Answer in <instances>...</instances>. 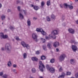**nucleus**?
<instances>
[{"label": "nucleus", "instance_id": "a211bd4d", "mask_svg": "<svg viewBox=\"0 0 78 78\" xmlns=\"http://www.w3.org/2000/svg\"><path fill=\"white\" fill-rule=\"evenodd\" d=\"M51 19H52V20H55V19H56V18L55 17V16L53 15H51Z\"/></svg>", "mask_w": 78, "mask_h": 78}, {"label": "nucleus", "instance_id": "bf43d9fd", "mask_svg": "<svg viewBox=\"0 0 78 78\" xmlns=\"http://www.w3.org/2000/svg\"><path fill=\"white\" fill-rule=\"evenodd\" d=\"M75 0V2H77L78 1V0Z\"/></svg>", "mask_w": 78, "mask_h": 78}, {"label": "nucleus", "instance_id": "7ed1b4c3", "mask_svg": "<svg viewBox=\"0 0 78 78\" xmlns=\"http://www.w3.org/2000/svg\"><path fill=\"white\" fill-rule=\"evenodd\" d=\"M5 48L7 53H10V52H11V47L9 44L7 43L6 44L5 46Z\"/></svg>", "mask_w": 78, "mask_h": 78}, {"label": "nucleus", "instance_id": "c9c22d12", "mask_svg": "<svg viewBox=\"0 0 78 78\" xmlns=\"http://www.w3.org/2000/svg\"><path fill=\"white\" fill-rule=\"evenodd\" d=\"M60 7L61 8H64V4H61L60 5Z\"/></svg>", "mask_w": 78, "mask_h": 78}, {"label": "nucleus", "instance_id": "6e6552de", "mask_svg": "<svg viewBox=\"0 0 78 78\" xmlns=\"http://www.w3.org/2000/svg\"><path fill=\"white\" fill-rule=\"evenodd\" d=\"M0 37L1 39H6L8 37V35H4V34L2 32L0 33Z\"/></svg>", "mask_w": 78, "mask_h": 78}, {"label": "nucleus", "instance_id": "58836bf2", "mask_svg": "<svg viewBox=\"0 0 78 78\" xmlns=\"http://www.w3.org/2000/svg\"><path fill=\"white\" fill-rule=\"evenodd\" d=\"M41 39L42 41L43 42V43H44V42H45V39L42 38H41Z\"/></svg>", "mask_w": 78, "mask_h": 78}, {"label": "nucleus", "instance_id": "603ef678", "mask_svg": "<svg viewBox=\"0 0 78 78\" xmlns=\"http://www.w3.org/2000/svg\"><path fill=\"white\" fill-rule=\"evenodd\" d=\"M10 11H11V10H10V9H8V12H9Z\"/></svg>", "mask_w": 78, "mask_h": 78}, {"label": "nucleus", "instance_id": "cd10ccee", "mask_svg": "<svg viewBox=\"0 0 78 78\" xmlns=\"http://www.w3.org/2000/svg\"><path fill=\"white\" fill-rule=\"evenodd\" d=\"M44 5H45V3L44 1H42L41 3V6L42 7H43L44 6Z\"/></svg>", "mask_w": 78, "mask_h": 78}, {"label": "nucleus", "instance_id": "4c0bfd02", "mask_svg": "<svg viewBox=\"0 0 78 78\" xmlns=\"http://www.w3.org/2000/svg\"><path fill=\"white\" fill-rule=\"evenodd\" d=\"M71 74V73L69 72H67L66 73L67 75H70Z\"/></svg>", "mask_w": 78, "mask_h": 78}, {"label": "nucleus", "instance_id": "bb28decb", "mask_svg": "<svg viewBox=\"0 0 78 78\" xmlns=\"http://www.w3.org/2000/svg\"><path fill=\"white\" fill-rule=\"evenodd\" d=\"M47 6H50V0H49L47 1Z\"/></svg>", "mask_w": 78, "mask_h": 78}, {"label": "nucleus", "instance_id": "dca6fc26", "mask_svg": "<svg viewBox=\"0 0 78 78\" xmlns=\"http://www.w3.org/2000/svg\"><path fill=\"white\" fill-rule=\"evenodd\" d=\"M70 63L71 64H73L75 63V61L73 59H71L70 60Z\"/></svg>", "mask_w": 78, "mask_h": 78}, {"label": "nucleus", "instance_id": "2eb2a0df", "mask_svg": "<svg viewBox=\"0 0 78 78\" xmlns=\"http://www.w3.org/2000/svg\"><path fill=\"white\" fill-rule=\"evenodd\" d=\"M19 16L20 19L22 20V19H23V15H22V14L20 12L19 13Z\"/></svg>", "mask_w": 78, "mask_h": 78}, {"label": "nucleus", "instance_id": "4468645a", "mask_svg": "<svg viewBox=\"0 0 78 78\" xmlns=\"http://www.w3.org/2000/svg\"><path fill=\"white\" fill-rule=\"evenodd\" d=\"M64 76H65V73H62V75L58 76V78H64Z\"/></svg>", "mask_w": 78, "mask_h": 78}, {"label": "nucleus", "instance_id": "72a5a7b5", "mask_svg": "<svg viewBox=\"0 0 78 78\" xmlns=\"http://www.w3.org/2000/svg\"><path fill=\"white\" fill-rule=\"evenodd\" d=\"M2 77L4 78H6L8 77V75L6 74H4L2 76Z\"/></svg>", "mask_w": 78, "mask_h": 78}, {"label": "nucleus", "instance_id": "412c9836", "mask_svg": "<svg viewBox=\"0 0 78 78\" xmlns=\"http://www.w3.org/2000/svg\"><path fill=\"white\" fill-rule=\"evenodd\" d=\"M50 62L51 63L53 64L55 62V59L54 58H52L50 61Z\"/></svg>", "mask_w": 78, "mask_h": 78}, {"label": "nucleus", "instance_id": "49530a36", "mask_svg": "<svg viewBox=\"0 0 78 78\" xmlns=\"http://www.w3.org/2000/svg\"><path fill=\"white\" fill-rule=\"evenodd\" d=\"M13 72H15V73H17V72H16V69H14L12 70Z\"/></svg>", "mask_w": 78, "mask_h": 78}, {"label": "nucleus", "instance_id": "69168bd1", "mask_svg": "<svg viewBox=\"0 0 78 78\" xmlns=\"http://www.w3.org/2000/svg\"><path fill=\"white\" fill-rule=\"evenodd\" d=\"M2 24L3 25V23H2Z\"/></svg>", "mask_w": 78, "mask_h": 78}, {"label": "nucleus", "instance_id": "5701e85b", "mask_svg": "<svg viewBox=\"0 0 78 78\" xmlns=\"http://www.w3.org/2000/svg\"><path fill=\"white\" fill-rule=\"evenodd\" d=\"M36 70L35 69V68H33L32 69V73H34L36 72Z\"/></svg>", "mask_w": 78, "mask_h": 78}, {"label": "nucleus", "instance_id": "7c9ffc66", "mask_svg": "<svg viewBox=\"0 0 78 78\" xmlns=\"http://www.w3.org/2000/svg\"><path fill=\"white\" fill-rule=\"evenodd\" d=\"M1 19L2 20H4L5 19V16L4 15H2L1 16Z\"/></svg>", "mask_w": 78, "mask_h": 78}, {"label": "nucleus", "instance_id": "9d476101", "mask_svg": "<svg viewBox=\"0 0 78 78\" xmlns=\"http://www.w3.org/2000/svg\"><path fill=\"white\" fill-rule=\"evenodd\" d=\"M72 49L73 51H76L77 50V47L75 45H72Z\"/></svg>", "mask_w": 78, "mask_h": 78}, {"label": "nucleus", "instance_id": "ddd939ff", "mask_svg": "<svg viewBox=\"0 0 78 78\" xmlns=\"http://www.w3.org/2000/svg\"><path fill=\"white\" fill-rule=\"evenodd\" d=\"M68 31L69 33H71V34H73L74 33V30L72 28L69 29H68Z\"/></svg>", "mask_w": 78, "mask_h": 78}, {"label": "nucleus", "instance_id": "a878e982", "mask_svg": "<svg viewBox=\"0 0 78 78\" xmlns=\"http://www.w3.org/2000/svg\"><path fill=\"white\" fill-rule=\"evenodd\" d=\"M41 59L42 60L45 59V57L44 55L41 56Z\"/></svg>", "mask_w": 78, "mask_h": 78}, {"label": "nucleus", "instance_id": "f3484780", "mask_svg": "<svg viewBox=\"0 0 78 78\" xmlns=\"http://www.w3.org/2000/svg\"><path fill=\"white\" fill-rule=\"evenodd\" d=\"M27 24L28 26L30 27L31 25V21L29 19H28L27 21Z\"/></svg>", "mask_w": 78, "mask_h": 78}, {"label": "nucleus", "instance_id": "4d7b16f0", "mask_svg": "<svg viewBox=\"0 0 78 78\" xmlns=\"http://www.w3.org/2000/svg\"><path fill=\"white\" fill-rule=\"evenodd\" d=\"M76 23H77V24H78V20L76 21Z\"/></svg>", "mask_w": 78, "mask_h": 78}, {"label": "nucleus", "instance_id": "f03ea898", "mask_svg": "<svg viewBox=\"0 0 78 78\" xmlns=\"http://www.w3.org/2000/svg\"><path fill=\"white\" fill-rule=\"evenodd\" d=\"M39 63L40 65L39 66V69L41 72H44V69H45V66L42 62V61H40Z\"/></svg>", "mask_w": 78, "mask_h": 78}, {"label": "nucleus", "instance_id": "f8f14e48", "mask_svg": "<svg viewBox=\"0 0 78 78\" xmlns=\"http://www.w3.org/2000/svg\"><path fill=\"white\" fill-rule=\"evenodd\" d=\"M53 45L54 47H56L59 46V42L57 41L54 42Z\"/></svg>", "mask_w": 78, "mask_h": 78}, {"label": "nucleus", "instance_id": "09e8293b", "mask_svg": "<svg viewBox=\"0 0 78 78\" xmlns=\"http://www.w3.org/2000/svg\"><path fill=\"white\" fill-rule=\"evenodd\" d=\"M36 19H37V18L35 17H34L33 18V20H36Z\"/></svg>", "mask_w": 78, "mask_h": 78}, {"label": "nucleus", "instance_id": "9b49d317", "mask_svg": "<svg viewBox=\"0 0 78 78\" xmlns=\"http://www.w3.org/2000/svg\"><path fill=\"white\" fill-rule=\"evenodd\" d=\"M49 70L51 73H55V69L54 68L51 67L50 68Z\"/></svg>", "mask_w": 78, "mask_h": 78}, {"label": "nucleus", "instance_id": "de8ad7c7", "mask_svg": "<svg viewBox=\"0 0 78 78\" xmlns=\"http://www.w3.org/2000/svg\"><path fill=\"white\" fill-rule=\"evenodd\" d=\"M23 11L24 14H25V15H26V14H27V11L24 10H23Z\"/></svg>", "mask_w": 78, "mask_h": 78}, {"label": "nucleus", "instance_id": "6e6d98bb", "mask_svg": "<svg viewBox=\"0 0 78 78\" xmlns=\"http://www.w3.org/2000/svg\"><path fill=\"white\" fill-rule=\"evenodd\" d=\"M19 1H17L16 2V3L17 4L18 3H19Z\"/></svg>", "mask_w": 78, "mask_h": 78}, {"label": "nucleus", "instance_id": "423d86ee", "mask_svg": "<svg viewBox=\"0 0 78 78\" xmlns=\"http://www.w3.org/2000/svg\"><path fill=\"white\" fill-rule=\"evenodd\" d=\"M36 31L37 32H41L42 35H45V34H46V33L44 32V31L43 30H42V28L39 29L38 28H37L36 29Z\"/></svg>", "mask_w": 78, "mask_h": 78}, {"label": "nucleus", "instance_id": "39448f33", "mask_svg": "<svg viewBox=\"0 0 78 78\" xmlns=\"http://www.w3.org/2000/svg\"><path fill=\"white\" fill-rule=\"evenodd\" d=\"M21 44L23 47H24V48L26 47L27 49H29L30 48V46L29 45L26 44V43L23 41H21Z\"/></svg>", "mask_w": 78, "mask_h": 78}, {"label": "nucleus", "instance_id": "13d9d810", "mask_svg": "<svg viewBox=\"0 0 78 78\" xmlns=\"http://www.w3.org/2000/svg\"><path fill=\"white\" fill-rule=\"evenodd\" d=\"M65 23H63V25H64V27H65V25H65Z\"/></svg>", "mask_w": 78, "mask_h": 78}, {"label": "nucleus", "instance_id": "c756f323", "mask_svg": "<svg viewBox=\"0 0 78 78\" xmlns=\"http://www.w3.org/2000/svg\"><path fill=\"white\" fill-rule=\"evenodd\" d=\"M10 28L11 30H14V29H15V28H14V26H10Z\"/></svg>", "mask_w": 78, "mask_h": 78}, {"label": "nucleus", "instance_id": "4be33fe9", "mask_svg": "<svg viewBox=\"0 0 78 78\" xmlns=\"http://www.w3.org/2000/svg\"><path fill=\"white\" fill-rule=\"evenodd\" d=\"M64 5V8H67V7H69V5H68L67 4H63Z\"/></svg>", "mask_w": 78, "mask_h": 78}, {"label": "nucleus", "instance_id": "79ce46f5", "mask_svg": "<svg viewBox=\"0 0 78 78\" xmlns=\"http://www.w3.org/2000/svg\"><path fill=\"white\" fill-rule=\"evenodd\" d=\"M17 9L19 11H20V6H18L17 7Z\"/></svg>", "mask_w": 78, "mask_h": 78}, {"label": "nucleus", "instance_id": "c85d7f7f", "mask_svg": "<svg viewBox=\"0 0 78 78\" xmlns=\"http://www.w3.org/2000/svg\"><path fill=\"white\" fill-rule=\"evenodd\" d=\"M46 19L47 20V21L48 22H50V20H51L50 19V17L48 16L46 17Z\"/></svg>", "mask_w": 78, "mask_h": 78}, {"label": "nucleus", "instance_id": "a18cd8bd", "mask_svg": "<svg viewBox=\"0 0 78 78\" xmlns=\"http://www.w3.org/2000/svg\"><path fill=\"white\" fill-rule=\"evenodd\" d=\"M13 66L14 68H16V67H17V65L16 64H14L13 65Z\"/></svg>", "mask_w": 78, "mask_h": 78}, {"label": "nucleus", "instance_id": "6ab92c4d", "mask_svg": "<svg viewBox=\"0 0 78 78\" xmlns=\"http://www.w3.org/2000/svg\"><path fill=\"white\" fill-rule=\"evenodd\" d=\"M32 61H37L38 59L36 58V57H32Z\"/></svg>", "mask_w": 78, "mask_h": 78}, {"label": "nucleus", "instance_id": "1a4fd4ad", "mask_svg": "<svg viewBox=\"0 0 78 78\" xmlns=\"http://www.w3.org/2000/svg\"><path fill=\"white\" fill-rule=\"evenodd\" d=\"M31 7H33L34 9H35V10H36V11H37V10H38L39 9V7L37 6L36 5H34L33 4L31 5Z\"/></svg>", "mask_w": 78, "mask_h": 78}, {"label": "nucleus", "instance_id": "0eeeda50", "mask_svg": "<svg viewBox=\"0 0 78 78\" xmlns=\"http://www.w3.org/2000/svg\"><path fill=\"white\" fill-rule=\"evenodd\" d=\"M32 37L34 40L37 41V35L35 33H33L32 34Z\"/></svg>", "mask_w": 78, "mask_h": 78}, {"label": "nucleus", "instance_id": "ea45409f", "mask_svg": "<svg viewBox=\"0 0 78 78\" xmlns=\"http://www.w3.org/2000/svg\"><path fill=\"white\" fill-rule=\"evenodd\" d=\"M36 53L37 55H39L40 54V52H39V51H36Z\"/></svg>", "mask_w": 78, "mask_h": 78}, {"label": "nucleus", "instance_id": "a19ab883", "mask_svg": "<svg viewBox=\"0 0 78 78\" xmlns=\"http://www.w3.org/2000/svg\"><path fill=\"white\" fill-rule=\"evenodd\" d=\"M62 67H61L59 69V72H62Z\"/></svg>", "mask_w": 78, "mask_h": 78}, {"label": "nucleus", "instance_id": "37998d69", "mask_svg": "<svg viewBox=\"0 0 78 78\" xmlns=\"http://www.w3.org/2000/svg\"><path fill=\"white\" fill-rule=\"evenodd\" d=\"M16 41H20V39H19V37H16Z\"/></svg>", "mask_w": 78, "mask_h": 78}, {"label": "nucleus", "instance_id": "2f4dec72", "mask_svg": "<svg viewBox=\"0 0 78 78\" xmlns=\"http://www.w3.org/2000/svg\"><path fill=\"white\" fill-rule=\"evenodd\" d=\"M46 67L47 68V69L49 70H50V66L48 65H46Z\"/></svg>", "mask_w": 78, "mask_h": 78}, {"label": "nucleus", "instance_id": "864d4df0", "mask_svg": "<svg viewBox=\"0 0 78 78\" xmlns=\"http://www.w3.org/2000/svg\"><path fill=\"white\" fill-rule=\"evenodd\" d=\"M2 4H1V3H0V8H2Z\"/></svg>", "mask_w": 78, "mask_h": 78}, {"label": "nucleus", "instance_id": "f704fd0d", "mask_svg": "<svg viewBox=\"0 0 78 78\" xmlns=\"http://www.w3.org/2000/svg\"><path fill=\"white\" fill-rule=\"evenodd\" d=\"M43 49L44 50H47V48H46V46L43 45Z\"/></svg>", "mask_w": 78, "mask_h": 78}, {"label": "nucleus", "instance_id": "052dcab7", "mask_svg": "<svg viewBox=\"0 0 78 78\" xmlns=\"http://www.w3.org/2000/svg\"><path fill=\"white\" fill-rule=\"evenodd\" d=\"M29 78H34L33 77H30Z\"/></svg>", "mask_w": 78, "mask_h": 78}, {"label": "nucleus", "instance_id": "5fc2aeb1", "mask_svg": "<svg viewBox=\"0 0 78 78\" xmlns=\"http://www.w3.org/2000/svg\"><path fill=\"white\" fill-rule=\"evenodd\" d=\"M71 43H73V42H74V41H73L72 40H71Z\"/></svg>", "mask_w": 78, "mask_h": 78}, {"label": "nucleus", "instance_id": "8fccbe9b", "mask_svg": "<svg viewBox=\"0 0 78 78\" xmlns=\"http://www.w3.org/2000/svg\"><path fill=\"white\" fill-rule=\"evenodd\" d=\"M56 51L57 52H58V51H59V49L57 48L56 49Z\"/></svg>", "mask_w": 78, "mask_h": 78}, {"label": "nucleus", "instance_id": "680f3d73", "mask_svg": "<svg viewBox=\"0 0 78 78\" xmlns=\"http://www.w3.org/2000/svg\"><path fill=\"white\" fill-rule=\"evenodd\" d=\"M12 41H14V39H13Z\"/></svg>", "mask_w": 78, "mask_h": 78}, {"label": "nucleus", "instance_id": "e2e57ef3", "mask_svg": "<svg viewBox=\"0 0 78 78\" xmlns=\"http://www.w3.org/2000/svg\"><path fill=\"white\" fill-rule=\"evenodd\" d=\"M77 12H78V10H77Z\"/></svg>", "mask_w": 78, "mask_h": 78}, {"label": "nucleus", "instance_id": "b1692460", "mask_svg": "<svg viewBox=\"0 0 78 78\" xmlns=\"http://www.w3.org/2000/svg\"><path fill=\"white\" fill-rule=\"evenodd\" d=\"M47 47L48 48H51V44L50 43H48L47 44Z\"/></svg>", "mask_w": 78, "mask_h": 78}, {"label": "nucleus", "instance_id": "f257e3e1", "mask_svg": "<svg viewBox=\"0 0 78 78\" xmlns=\"http://www.w3.org/2000/svg\"><path fill=\"white\" fill-rule=\"evenodd\" d=\"M52 36L50 37H45L46 39H50V38H52L53 39H56V36L58 35L59 34V30H52L51 32Z\"/></svg>", "mask_w": 78, "mask_h": 78}, {"label": "nucleus", "instance_id": "c03bdc74", "mask_svg": "<svg viewBox=\"0 0 78 78\" xmlns=\"http://www.w3.org/2000/svg\"><path fill=\"white\" fill-rule=\"evenodd\" d=\"M75 76L76 78H78V73L76 74Z\"/></svg>", "mask_w": 78, "mask_h": 78}, {"label": "nucleus", "instance_id": "393cba45", "mask_svg": "<svg viewBox=\"0 0 78 78\" xmlns=\"http://www.w3.org/2000/svg\"><path fill=\"white\" fill-rule=\"evenodd\" d=\"M68 7L70 9H72L73 8V6L71 5H68Z\"/></svg>", "mask_w": 78, "mask_h": 78}, {"label": "nucleus", "instance_id": "3c124183", "mask_svg": "<svg viewBox=\"0 0 78 78\" xmlns=\"http://www.w3.org/2000/svg\"><path fill=\"white\" fill-rule=\"evenodd\" d=\"M1 50L2 51H4L5 50V48H1Z\"/></svg>", "mask_w": 78, "mask_h": 78}, {"label": "nucleus", "instance_id": "20e7f679", "mask_svg": "<svg viewBox=\"0 0 78 78\" xmlns=\"http://www.w3.org/2000/svg\"><path fill=\"white\" fill-rule=\"evenodd\" d=\"M66 58V55L65 54L63 53L60 56L58 59H59V61L61 62V61H63Z\"/></svg>", "mask_w": 78, "mask_h": 78}, {"label": "nucleus", "instance_id": "473e14b6", "mask_svg": "<svg viewBox=\"0 0 78 78\" xmlns=\"http://www.w3.org/2000/svg\"><path fill=\"white\" fill-rule=\"evenodd\" d=\"M8 66L9 67H10L11 66V62L9 61L8 62Z\"/></svg>", "mask_w": 78, "mask_h": 78}, {"label": "nucleus", "instance_id": "aec40b11", "mask_svg": "<svg viewBox=\"0 0 78 78\" xmlns=\"http://www.w3.org/2000/svg\"><path fill=\"white\" fill-rule=\"evenodd\" d=\"M23 56L24 59H26V58H27V53H24L23 54Z\"/></svg>", "mask_w": 78, "mask_h": 78}, {"label": "nucleus", "instance_id": "e433bc0d", "mask_svg": "<svg viewBox=\"0 0 78 78\" xmlns=\"http://www.w3.org/2000/svg\"><path fill=\"white\" fill-rule=\"evenodd\" d=\"M3 72H0V76H3Z\"/></svg>", "mask_w": 78, "mask_h": 78}, {"label": "nucleus", "instance_id": "0e129e2a", "mask_svg": "<svg viewBox=\"0 0 78 78\" xmlns=\"http://www.w3.org/2000/svg\"><path fill=\"white\" fill-rule=\"evenodd\" d=\"M71 78H74L73 77H71Z\"/></svg>", "mask_w": 78, "mask_h": 78}]
</instances>
